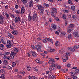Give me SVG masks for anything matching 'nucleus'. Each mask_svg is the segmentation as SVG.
Listing matches in <instances>:
<instances>
[{"mask_svg":"<svg viewBox=\"0 0 79 79\" xmlns=\"http://www.w3.org/2000/svg\"><path fill=\"white\" fill-rule=\"evenodd\" d=\"M73 79H77V77L76 76H75L73 77Z\"/></svg>","mask_w":79,"mask_h":79,"instance_id":"62","label":"nucleus"},{"mask_svg":"<svg viewBox=\"0 0 79 79\" xmlns=\"http://www.w3.org/2000/svg\"><path fill=\"white\" fill-rule=\"evenodd\" d=\"M72 1L71 0H68V3L70 5H73V3L72 2Z\"/></svg>","mask_w":79,"mask_h":79,"instance_id":"31","label":"nucleus"},{"mask_svg":"<svg viewBox=\"0 0 79 79\" xmlns=\"http://www.w3.org/2000/svg\"><path fill=\"white\" fill-rule=\"evenodd\" d=\"M38 19V17H37V13H35L33 15V16L32 17V19L33 20V21H37V19Z\"/></svg>","mask_w":79,"mask_h":79,"instance_id":"3","label":"nucleus"},{"mask_svg":"<svg viewBox=\"0 0 79 79\" xmlns=\"http://www.w3.org/2000/svg\"><path fill=\"white\" fill-rule=\"evenodd\" d=\"M54 68L51 67L50 68H49L50 71H53V70H54Z\"/></svg>","mask_w":79,"mask_h":79,"instance_id":"41","label":"nucleus"},{"mask_svg":"<svg viewBox=\"0 0 79 79\" xmlns=\"http://www.w3.org/2000/svg\"><path fill=\"white\" fill-rule=\"evenodd\" d=\"M12 67L15 68L16 66V63L15 62H12Z\"/></svg>","mask_w":79,"mask_h":79,"instance_id":"34","label":"nucleus"},{"mask_svg":"<svg viewBox=\"0 0 79 79\" xmlns=\"http://www.w3.org/2000/svg\"><path fill=\"white\" fill-rule=\"evenodd\" d=\"M74 26V25L73 24H71L69 26V27L70 29H72Z\"/></svg>","mask_w":79,"mask_h":79,"instance_id":"21","label":"nucleus"},{"mask_svg":"<svg viewBox=\"0 0 79 79\" xmlns=\"http://www.w3.org/2000/svg\"><path fill=\"white\" fill-rule=\"evenodd\" d=\"M15 13H16V14H21V10L19 9V10H16L15 11Z\"/></svg>","mask_w":79,"mask_h":79,"instance_id":"22","label":"nucleus"},{"mask_svg":"<svg viewBox=\"0 0 79 79\" xmlns=\"http://www.w3.org/2000/svg\"><path fill=\"white\" fill-rule=\"evenodd\" d=\"M49 21H50V22H51V23H52V19L51 18H49Z\"/></svg>","mask_w":79,"mask_h":79,"instance_id":"52","label":"nucleus"},{"mask_svg":"<svg viewBox=\"0 0 79 79\" xmlns=\"http://www.w3.org/2000/svg\"><path fill=\"white\" fill-rule=\"evenodd\" d=\"M20 73L21 74H26V73L24 71L21 72Z\"/></svg>","mask_w":79,"mask_h":79,"instance_id":"51","label":"nucleus"},{"mask_svg":"<svg viewBox=\"0 0 79 79\" xmlns=\"http://www.w3.org/2000/svg\"><path fill=\"white\" fill-rule=\"evenodd\" d=\"M70 66H71V65L69 64H67V67L68 68H70Z\"/></svg>","mask_w":79,"mask_h":79,"instance_id":"60","label":"nucleus"},{"mask_svg":"<svg viewBox=\"0 0 79 79\" xmlns=\"http://www.w3.org/2000/svg\"><path fill=\"white\" fill-rule=\"evenodd\" d=\"M5 18L2 15V14H0V24H3L4 23L3 21V19Z\"/></svg>","mask_w":79,"mask_h":79,"instance_id":"4","label":"nucleus"},{"mask_svg":"<svg viewBox=\"0 0 79 79\" xmlns=\"http://www.w3.org/2000/svg\"><path fill=\"white\" fill-rule=\"evenodd\" d=\"M79 48V46L78 45H75L74 46L73 48L75 50V49H77V48Z\"/></svg>","mask_w":79,"mask_h":79,"instance_id":"23","label":"nucleus"},{"mask_svg":"<svg viewBox=\"0 0 79 79\" xmlns=\"http://www.w3.org/2000/svg\"><path fill=\"white\" fill-rule=\"evenodd\" d=\"M71 73L72 74H74V75H75V74H76V72H72Z\"/></svg>","mask_w":79,"mask_h":79,"instance_id":"59","label":"nucleus"},{"mask_svg":"<svg viewBox=\"0 0 79 79\" xmlns=\"http://www.w3.org/2000/svg\"><path fill=\"white\" fill-rule=\"evenodd\" d=\"M31 53L33 57H35V58L37 57V54H36L35 52H34L33 51H31Z\"/></svg>","mask_w":79,"mask_h":79,"instance_id":"8","label":"nucleus"},{"mask_svg":"<svg viewBox=\"0 0 79 79\" xmlns=\"http://www.w3.org/2000/svg\"><path fill=\"white\" fill-rule=\"evenodd\" d=\"M8 36L11 39H14V36L10 33H9Z\"/></svg>","mask_w":79,"mask_h":79,"instance_id":"18","label":"nucleus"},{"mask_svg":"<svg viewBox=\"0 0 79 79\" xmlns=\"http://www.w3.org/2000/svg\"><path fill=\"white\" fill-rule=\"evenodd\" d=\"M33 5H34V2L33 1L31 0L30 2L29 3V6L32 8V7L33 6Z\"/></svg>","mask_w":79,"mask_h":79,"instance_id":"9","label":"nucleus"},{"mask_svg":"<svg viewBox=\"0 0 79 79\" xmlns=\"http://www.w3.org/2000/svg\"><path fill=\"white\" fill-rule=\"evenodd\" d=\"M56 34L57 35H58L59 34V32L58 31H56L55 32Z\"/></svg>","mask_w":79,"mask_h":79,"instance_id":"64","label":"nucleus"},{"mask_svg":"<svg viewBox=\"0 0 79 79\" xmlns=\"http://www.w3.org/2000/svg\"><path fill=\"white\" fill-rule=\"evenodd\" d=\"M11 33L14 35H17L18 34V31L17 30H14L11 32Z\"/></svg>","mask_w":79,"mask_h":79,"instance_id":"7","label":"nucleus"},{"mask_svg":"<svg viewBox=\"0 0 79 79\" xmlns=\"http://www.w3.org/2000/svg\"><path fill=\"white\" fill-rule=\"evenodd\" d=\"M55 66H56V65L53 64H52L51 65V67H55Z\"/></svg>","mask_w":79,"mask_h":79,"instance_id":"47","label":"nucleus"},{"mask_svg":"<svg viewBox=\"0 0 79 79\" xmlns=\"http://www.w3.org/2000/svg\"><path fill=\"white\" fill-rule=\"evenodd\" d=\"M21 1L24 5H26L27 3V0H21Z\"/></svg>","mask_w":79,"mask_h":79,"instance_id":"19","label":"nucleus"},{"mask_svg":"<svg viewBox=\"0 0 79 79\" xmlns=\"http://www.w3.org/2000/svg\"><path fill=\"white\" fill-rule=\"evenodd\" d=\"M47 40H46L45 39H44L43 41V42L44 43H46L47 42Z\"/></svg>","mask_w":79,"mask_h":79,"instance_id":"58","label":"nucleus"},{"mask_svg":"<svg viewBox=\"0 0 79 79\" xmlns=\"http://www.w3.org/2000/svg\"><path fill=\"white\" fill-rule=\"evenodd\" d=\"M39 69L36 67H34L33 68V70L35 71H37Z\"/></svg>","mask_w":79,"mask_h":79,"instance_id":"28","label":"nucleus"},{"mask_svg":"<svg viewBox=\"0 0 79 79\" xmlns=\"http://www.w3.org/2000/svg\"><path fill=\"white\" fill-rule=\"evenodd\" d=\"M75 71L77 72V73H79V69H77L75 70Z\"/></svg>","mask_w":79,"mask_h":79,"instance_id":"56","label":"nucleus"},{"mask_svg":"<svg viewBox=\"0 0 79 79\" xmlns=\"http://www.w3.org/2000/svg\"><path fill=\"white\" fill-rule=\"evenodd\" d=\"M5 73V70L3 69H1L0 70V74H4Z\"/></svg>","mask_w":79,"mask_h":79,"instance_id":"27","label":"nucleus"},{"mask_svg":"<svg viewBox=\"0 0 79 79\" xmlns=\"http://www.w3.org/2000/svg\"><path fill=\"white\" fill-rule=\"evenodd\" d=\"M11 16L12 18H15V15L12 14L11 15Z\"/></svg>","mask_w":79,"mask_h":79,"instance_id":"57","label":"nucleus"},{"mask_svg":"<svg viewBox=\"0 0 79 79\" xmlns=\"http://www.w3.org/2000/svg\"><path fill=\"white\" fill-rule=\"evenodd\" d=\"M27 71H31L32 69L31 68V67H30V66L29 65H28L27 66Z\"/></svg>","mask_w":79,"mask_h":79,"instance_id":"16","label":"nucleus"},{"mask_svg":"<svg viewBox=\"0 0 79 79\" xmlns=\"http://www.w3.org/2000/svg\"><path fill=\"white\" fill-rule=\"evenodd\" d=\"M63 18L64 19H66V15H62Z\"/></svg>","mask_w":79,"mask_h":79,"instance_id":"49","label":"nucleus"},{"mask_svg":"<svg viewBox=\"0 0 79 79\" xmlns=\"http://www.w3.org/2000/svg\"><path fill=\"white\" fill-rule=\"evenodd\" d=\"M73 35L74 36L76 37H79V35H78V33L76 32H74L73 33Z\"/></svg>","mask_w":79,"mask_h":79,"instance_id":"17","label":"nucleus"},{"mask_svg":"<svg viewBox=\"0 0 79 79\" xmlns=\"http://www.w3.org/2000/svg\"><path fill=\"white\" fill-rule=\"evenodd\" d=\"M53 63H55V60L53 59L50 58V60L48 62V63L49 64H53Z\"/></svg>","mask_w":79,"mask_h":79,"instance_id":"6","label":"nucleus"},{"mask_svg":"<svg viewBox=\"0 0 79 79\" xmlns=\"http://www.w3.org/2000/svg\"><path fill=\"white\" fill-rule=\"evenodd\" d=\"M44 7H45V8H48V6H49V5L48 4H46V3L44 4Z\"/></svg>","mask_w":79,"mask_h":79,"instance_id":"40","label":"nucleus"},{"mask_svg":"<svg viewBox=\"0 0 79 79\" xmlns=\"http://www.w3.org/2000/svg\"><path fill=\"white\" fill-rule=\"evenodd\" d=\"M10 54L12 55H14V56H15L16 54H17V53H16V52L15 53L14 52H11Z\"/></svg>","mask_w":79,"mask_h":79,"instance_id":"32","label":"nucleus"},{"mask_svg":"<svg viewBox=\"0 0 79 79\" xmlns=\"http://www.w3.org/2000/svg\"><path fill=\"white\" fill-rule=\"evenodd\" d=\"M36 7L38 8V9L40 10H42V6L40 5H37Z\"/></svg>","mask_w":79,"mask_h":79,"instance_id":"10","label":"nucleus"},{"mask_svg":"<svg viewBox=\"0 0 79 79\" xmlns=\"http://www.w3.org/2000/svg\"><path fill=\"white\" fill-rule=\"evenodd\" d=\"M57 13V9L55 8H52V10L51 12V15L53 17L55 18V14Z\"/></svg>","mask_w":79,"mask_h":79,"instance_id":"2","label":"nucleus"},{"mask_svg":"<svg viewBox=\"0 0 79 79\" xmlns=\"http://www.w3.org/2000/svg\"><path fill=\"white\" fill-rule=\"evenodd\" d=\"M5 15L6 16V17L7 18H10V15H9L8 14L5 13Z\"/></svg>","mask_w":79,"mask_h":79,"instance_id":"29","label":"nucleus"},{"mask_svg":"<svg viewBox=\"0 0 79 79\" xmlns=\"http://www.w3.org/2000/svg\"><path fill=\"white\" fill-rule=\"evenodd\" d=\"M15 7L16 9H18V8H19V6L18 5H15Z\"/></svg>","mask_w":79,"mask_h":79,"instance_id":"45","label":"nucleus"},{"mask_svg":"<svg viewBox=\"0 0 79 79\" xmlns=\"http://www.w3.org/2000/svg\"><path fill=\"white\" fill-rule=\"evenodd\" d=\"M5 75L3 74L1 75L0 77V78L1 79H4L5 78Z\"/></svg>","mask_w":79,"mask_h":79,"instance_id":"33","label":"nucleus"},{"mask_svg":"<svg viewBox=\"0 0 79 79\" xmlns=\"http://www.w3.org/2000/svg\"><path fill=\"white\" fill-rule=\"evenodd\" d=\"M68 50H70V51H71V52H74L75 51V49H74V48H73L71 47L68 48Z\"/></svg>","mask_w":79,"mask_h":79,"instance_id":"14","label":"nucleus"},{"mask_svg":"<svg viewBox=\"0 0 79 79\" xmlns=\"http://www.w3.org/2000/svg\"><path fill=\"white\" fill-rule=\"evenodd\" d=\"M71 34L70 35H69L68 36V38L69 39H71Z\"/></svg>","mask_w":79,"mask_h":79,"instance_id":"53","label":"nucleus"},{"mask_svg":"<svg viewBox=\"0 0 79 79\" xmlns=\"http://www.w3.org/2000/svg\"><path fill=\"white\" fill-rule=\"evenodd\" d=\"M12 24L13 26H14V27H15V23L13 22H12Z\"/></svg>","mask_w":79,"mask_h":79,"instance_id":"54","label":"nucleus"},{"mask_svg":"<svg viewBox=\"0 0 79 79\" xmlns=\"http://www.w3.org/2000/svg\"><path fill=\"white\" fill-rule=\"evenodd\" d=\"M71 10L72 11H75L76 10V7L74 6H71Z\"/></svg>","mask_w":79,"mask_h":79,"instance_id":"20","label":"nucleus"},{"mask_svg":"<svg viewBox=\"0 0 79 79\" xmlns=\"http://www.w3.org/2000/svg\"><path fill=\"white\" fill-rule=\"evenodd\" d=\"M7 42L8 45H11L12 46V45H13V43L11 42V41L10 40H7Z\"/></svg>","mask_w":79,"mask_h":79,"instance_id":"15","label":"nucleus"},{"mask_svg":"<svg viewBox=\"0 0 79 79\" xmlns=\"http://www.w3.org/2000/svg\"><path fill=\"white\" fill-rule=\"evenodd\" d=\"M1 41L3 44H6V43L4 41V40L3 39H1Z\"/></svg>","mask_w":79,"mask_h":79,"instance_id":"44","label":"nucleus"},{"mask_svg":"<svg viewBox=\"0 0 79 79\" xmlns=\"http://www.w3.org/2000/svg\"><path fill=\"white\" fill-rule=\"evenodd\" d=\"M67 32L68 33H70L71 31H72V30L71 28H70L69 27L68 29L67 30Z\"/></svg>","mask_w":79,"mask_h":79,"instance_id":"30","label":"nucleus"},{"mask_svg":"<svg viewBox=\"0 0 79 79\" xmlns=\"http://www.w3.org/2000/svg\"><path fill=\"white\" fill-rule=\"evenodd\" d=\"M4 46L3 44H0V50H3V47H4Z\"/></svg>","mask_w":79,"mask_h":79,"instance_id":"26","label":"nucleus"},{"mask_svg":"<svg viewBox=\"0 0 79 79\" xmlns=\"http://www.w3.org/2000/svg\"><path fill=\"white\" fill-rule=\"evenodd\" d=\"M6 58L7 60H10V57L9 56H7Z\"/></svg>","mask_w":79,"mask_h":79,"instance_id":"61","label":"nucleus"},{"mask_svg":"<svg viewBox=\"0 0 79 79\" xmlns=\"http://www.w3.org/2000/svg\"><path fill=\"white\" fill-rule=\"evenodd\" d=\"M41 46L42 47L44 48V45H42V43H40L37 44V45H35V46L33 45H31V47L33 49H34V48H36L38 52H42V49H41Z\"/></svg>","mask_w":79,"mask_h":79,"instance_id":"1","label":"nucleus"},{"mask_svg":"<svg viewBox=\"0 0 79 79\" xmlns=\"http://www.w3.org/2000/svg\"><path fill=\"white\" fill-rule=\"evenodd\" d=\"M10 27L11 29H12V30H14V29H15V28L13 27V26H12V25H10Z\"/></svg>","mask_w":79,"mask_h":79,"instance_id":"46","label":"nucleus"},{"mask_svg":"<svg viewBox=\"0 0 79 79\" xmlns=\"http://www.w3.org/2000/svg\"><path fill=\"white\" fill-rule=\"evenodd\" d=\"M57 67L58 68V69H60L61 68V66H59L58 65H57Z\"/></svg>","mask_w":79,"mask_h":79,"instance_id":"55","label":"nucleus"},{"mask_svg":"<svg viewBox=\"0 0 79 79\" xmlns=\"http://www.w3.org/2000/svg\"><path fill=\"white\" fill-rule=\"evenodd\" d=\"M49 75V77L50 79H52L53 78V75Z\"/></svg>","mask_w":79,"mask_h":79,"instance_id":"43","label":"nucleus"},{"mask_svg":"<svg viewBox=\"0 0 79 79\" xmlns=\"http://www.w3.org/2000/svg\"><path fill=\"white\" fill-rule=\"evenodd\" d=\"M52 29L55 30L56 29V25L55 24H53L52 25Z\"/></svg>","mask_w":79,"mask_h":79,"instance_id":"25","label":"nucleus"},{"mask_svg":"<svg viewBox=\"0 0 79 79\" xmlns=\"http://www.w3.org/2000/svg\"><path fill=\"white\" fill-rule=\"evenodd\" d=\"M26 11V10H25V9L23 7H22L21 8V13L22 15H23L24 12Z\"/></svg>","mask_w":79,"mask_h":79,"instance_id":"12","label":"nucleus"},{"mask_svg":"<svg viewBox=\"0 0 79 79\" xmlns=\"http://www.w3.org/2000/svg\"><path fill=\"white\" fill-rule=\"evenodd\" d=\"M41 11H40V13L41 15H43L44 13V10H41Z\"/></svg>","mask_w":79,"mask_h":79,"instance_id":"39","label":"nucleus"},{"mask_svg":"<svg viewBox=\"0 0 79 79\" xmlns=\"http://www.w3.org/2000/svg\"><path fill=\"white\" fill-rule=\"evenodd\" d=\"M7 69H11L12 68H11V67H10V66L8 65L7 66Z\"/></svg>","mask_w":79,"mask_h":79,"instance_id":"48","label":"nucleus"},{"mask_svg":"<svg viewBox=\"0 0 79 79\" xmlns=\"http://www.w3.org/2000/svg\"><path fill=\"white\" fill-rule=\"evenodd\" d=\"M72 18H73V19H74V20H76V19H77V17L76 16H75V15H73L72 16Z\"/></svg>","mask_w":79,"mask_h":79,"instance_id":"36","label":"nucleus"},{"mask_svg":"<svg viewBox=\"0 0 79 79\" xmlns=\"http://www.w3.org/2000/svg\"><path fill=\"white\" fill-rule=\"evenodd\" d=\"M45 40H48V41H49L50 40V39L49 38H45Z\"/></svg>","mask_w":79,"mask_h":79,"instance_id":"63","label":"nucleus"},{"mask_svg":"<svg viewBox=\"0 0 79 79\" xmlns=\"http://www.w3.org/2000/svg\"><path fill=\"white\" fill-rule=\"evenodd\" d=\"M59 44H60V42L58 41H56L55 43V45L56 46H58Z\"/></svg>","mask_w":79,"mask_h":79,"instance_id":"35","label":"nucleus"},{"mask_svg":"<svg viewBox=\"0 0 79 79\" xmlns=\"http://www.w3.org/2000/svg\"><path fill=\"white\" fill-rule=\"evenodd\" d=\"M5 54L6 55H9V54H10V52H5Z\"/></svg>","mask_w":79,"mask_h":79,"instance_id":"38","label":"nucleus"},{"mask_svg":"<svg viewBox=\"0 0 79 79\" xmlns=\"http://www.w3.org/2000/svg\"><path fill=\"white\" fill-rule=\"evenodd\" d=\"M64 12L65 13H68L69 12V10H64Z\"/></svg>","mask_w":79,"mask_h":79,"instance_id":"42","label":"nucleus"},{"mask_svg":"<svg viewBox=\"0 0 79 79\" xmlns=\"http://www.w3.org/2000/svg\"><path fill=\"white\" fill-rule=\"evenodd\" d=\"M19 21L20 22H21V19L20 18V17H16L15 19V23H18V22H19Z\"/></svg>","mask_w":79,"mask_h":79,"instance_id":"5","label":"nucleus"},{"mask_svg":"<svg viewBox=\"0 0 79 79\" xmlns=\"http://www.w3.org/2000/svg\"><path fill=\"white\" fill-rule=\"evenodd\" d=\"M12 46H11V45H10V44L6 45V47H7V48H11Z\"/></svg>","mask_w":79,"mask_h":79,"instance_id":"37","label":"nucleus"},{"mask_svg":"<svg viewBox=\"0 0 79 79\" xmlns=\"http://www.w3.org/2000/svg\"><path fill=\"white\" fill-rule=\"evenodd\" d=\"M14 51L16 53H18V52H19V49L18 48H15L14 49Z\"/></svg>","mask_w":79,"mask_h":79,"instance_id":"24","label":"nucleus"},{"mask_svg":"<svg viewBox=\"0 0 79 79\" xmlns=\"http://www.w3.org/2000/svg\"><path fill=\"white\" fill-rule=\"evenodd\" d=\"M3 64H5V65H7V64H8V61L6 59H4V60H3Z\"/></svg>","mask_w":79,"mask_h":79,"instance_id":"11","label":"nucleus"},{"mask_svg":"<svg viewBox=\"0 0 79 79\" xmlns=\"http://www.w3.org/2000/svg\"><path fill=\"white\" fill-rule=\"evenodd\" d=\"M28 21H31L32 20V16L31 15L30 13L28 14Z\"/></svg>","mask_w":79,"mask_h":79,"instance_id":"13","label":"nucleus"},{"mask_svg":"<svg viewBox=\"0 0 79 79\" xmlns=\"http://www.w3.org/2000/svg\"><path fill=\"white\" fill-rule=\"evenodd\" d=\"M10 58H11V59H12V60H13V59H14V56L13 55H11L10 56Z\"/></svg>","mask_w":79,"mask_h":79,"instance_id":"50","label":"nucleus"}]
</instances>
